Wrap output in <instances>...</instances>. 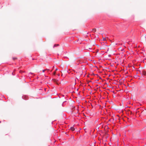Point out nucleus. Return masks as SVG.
<instances>
[{"label":"nucleus","mask_w":146,"mask_h":146,"mask_svg":"<svg viewBox=\"0 0 146 146\" xmlns=\"http://www.w3.org/2000/svg\"><path fill=\"white\" fill-rule=\"evenodd\" d=\"M142 74L143 75H146V72L144 70H143L142 71Z\"/></svg>","instance_id":"f257e3e1"},{"label":"nucleus","mask_w":146,"mask_h":146,"mask_svg":"<svg viewBox=\"0 0 146 146\" xmlns=\"http://www.w3.org/2000/svg\"><path fill=\"white\" fill-rule=\"evenodd\" d=\"M70 129L72 131H73L75 130V128L74 127H70Z\"/></svg>","instance_id":"f03ea898"},{"label":"nucleus","mask_w":146,"mask_h":146,"mask_svg":"<svg viewBox=\"0 0 146 146\" xmlns=\"http://www.w3.org/2000/svg\"><path fill=\"white\" fill-rule=\"evenodd\" d=\"M96 29H92V31L93 32H96Z\"/></svg>","instance_id":"7ed1b4c3"},{"label":"nucleus","mask_w":146,"mask_h":146,"mask_svg":"<svg viewBox=\"0 0 146 146\" xmlns=\"http://www.w3.org/2000/svg\"><path fill=\"white\" fill-rule=\"evenodd\" d=\"M49 70L48 69H46L45 70H42V72H44L46 70Z\"/></svg>","instance_id":"20e7f679"},{"label":"nucleus","mask_w":146,"mask_h":146,"mask_svg":"<svg viewBox=\"0 0 146 146\" xmlns=\"http://www.w3.org/2000/svg\"><path fill=\"white\" fill-rule=\"evenodd\" d=\"M17 59V58L16 57L13 58V60H15L16 59Z\"/></svg>","instance_id":"39448f33"},{"label":"nucleus","mask_w":146,"mask_h":146,"mask_svg":"<svg viewBox=\"0 0 146 146\" xmlns=\"http://www.w3.org/2000/svg\"><path fill=\"white\" fill-rule=\"evenodd\" d=\"M56 71H55V72H54V73H53V74H54V75H55V74H56Z\"/></svg>","instance_id":"423d86ee"},{"label":"nucleus","mask_w":146,"mask_h":146,"mask_svg":"<svg viewBox=\"0 0 146 146\" xmlns=\"http://www.w3.org/2000/svg\"><path fill=\"white\" fill-rule=\"evenodd\" d=\"M53 80L55 82H56V80L54 79V80Z\"/></svg>","instance_id":"0eeeda50"},{"label":"nucleus","mask_w":146,"mask_h":146,"mask_svg":"<svg viewBox=\"0 0 146 146\" xmlns=\"http://www.w3.org/2000/svg\"><path fill=\"white\" fill-rule=\"evenodd\" d=\"M58 70V69H56L55 71H56V70Z\"/></svg>","instance_id":"6e6552de"},{"label":"nucleus","mask_w":146,"mask_h":146,"mask_svg":"<svg viewBox=\"0 0 146 146\" xmlns=\"http://www.w3.org/2000/svg\"><path fill=\"white\" fill-rule=\"evenodd\" d=\"M1 123V121H0V123Z\"/></svg>","instance_id":"1a4fd4ad"}]
</instances>
